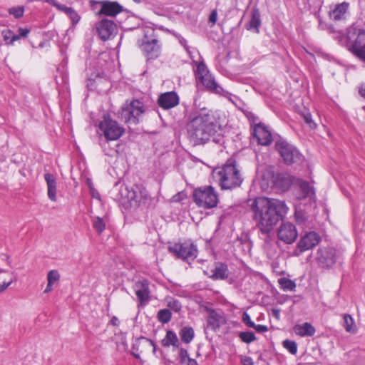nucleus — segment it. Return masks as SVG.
Instances as JSON below:
<instances>
[{
  "instance_id": "e2e57ef3",
  "label": "nucleus",
  "mask_w": 365,
  "mask_h": 365,
  "mask_svg": "<svg viewBox=\"0 0 365 365\" xmlns=\"http://www.w3.org/2000/svg\"><path fill=\"white\" fill-rule=\"evenodd\" d=\"M46 1L55 7H56L58 4L56 0H46Z\"/></svg>"
},
{
  "instance_id": "a19ab883",
  "label": "nucleus",
  "mask_w": 365,
  "mask_h": 365,
  "mask_svg": "<svg viewBox=\"0 0 365 365\" xmlns=\"http://www.w3.org/2000/svg\"><path fill=\"white\" fill-rule=\"evenodd\" d=\"M344 328L348 332H351L354 331V319L349 314H344Z\"/></svg>"
},
{
  "instance_id": "09e8293b",
  "label": "nucleus",
  "mask_w": 365,
  "mask_h": 365,
  "mask_svg": "<svg viewBox=\"0 0 365 365\" xmlns=\"http://www.w3.org/2000/svg\"><path fill=\"white\" fill-rule=\"evenodd\" d=\"M242 322L249 327H255V324L251 320L250 315L247 312L242 314Z\"/></svg>"
},
{
  "instance_id": "6e6d98bb",
  "label": "nucleus",
  "mask_w": 365,
  "mask_h": 365,
  "mask_svg": "<svg viewBox=\"0 0 365 365\" xmlns=\"http://www.w3.org/2000/svg\"><path fill=\"white\" fill-rule=\"evenodd\" d=\"M247 117L249 118V120L252 122L253 125V126L257 123V118L252 113H250L249 112L247 114Z\"/></svg>"
},
{
  "instance_id": "bb28decb",
  "label": "nucleus",
  "mask_w": 365,
  "mask_h": 365,
  "mask_svg": "<svg viewBox=\"0 0 365 365\" xmlns=\"http://www.w3.org/2000/svg\"><path fill=\"white\" fill-rule=\"evenodd\" d=\"M211 277L214 279H225L228 277V269L225 264H217L213 270Z\"/></svg>"
},
{
  "instance_id": "69168bd1",
  "label": "nucleus",
  "mask_w": 365,
  "mask_h": 365,
  "mask_svg": "<svg viewBox=\"0 0 365 365\" xmlns=\"http://www.w3.org/2000/svg\"><path fill=\"white\" fill-rule=\"evenodd\" d=\"M360 93L361 94L362 96H364L365 98V87L364 88H362L361 90H360Z\"/></svg>"
},
{
  "instance_id": "ddd939ff",
  "label": "nucleus",
  "mask_w": 365,
  "mask_h": 365,
  "mask_svg": "<svg viewBox=\"0 0 365 365\" xmlns=\"http://www.w3.org/2000/svg\"><path fill=\"white\" fill-rule=\"evenodd\" d=\"M150 348H153V353L155 354L156 345L155 343L146 337L140 336L136 339L133 344L132 354L135 358L139 359L140 354L149 351Z\"/></svg>"
},
{
  "instance_id": "bf43d9fd",
  "label": "nucleus",
  "mask_w": 365,
  "mask_h": 365,
  "mask_svg": "<svg viewBox=\"0 0 365 365\" xmlns=\"http://www.w3.org/2000/svg\"><path fill=\"white\" fill-rule=\"evenodd\" d=\"M110 323L113 325V326H118L119 324H120V322H119V319L116 317H113L111 320H110Z\"/></svg>"
},
{
  "instance_id": "4c0bfd02",
  "label": "nucleus",
  "mask_w": 365,
  "mask_h": 365,
  "mask_svg": "<svg viewBox=\"0 0 365 365\" xmlns=\"http://www.w3.org/2000/svg\"><path fill=\"white\" fill-rule=\"evenodd\" d=\"M8 12L10 15L13 16L16 19H19L23 16L24 13V6H12L8 9Z\"/></svg>"
},
{
  "instance_id": "338daca9",
  "label": "nucleus",
  "mask_w": 365,
  "mask_h": 365,
  "mask_svg": "<svg viewBox=\"0 0 365 365\" xmlns=\"http://www.w3.org/2000/svg\"><path fill=\"white\" fill-rule=\"evenodd\" d=\"M136 3H140V0H133Z\"/></svg>"
},
{
  "instance_id": "8fccbe9b",
  "label": "nucleus",
  "mask_w": 365,
  "mask_h": 365,
  "mask_svg": "<svg viewBox=\"0 0 365 365\" xmlns=\"http://www.w3.org/2000/svg\"><path fill=\"white\" fill-rule=\"evenodd\" d=\"M15 280V277L11 278L8 282H4L2 284H0V293L4 292Z\"/></svg>"
},
{
  "instance_id": "39448f33",
  "label": "nucleus",
  "mask_w": 365,
  "mask_h": 365,
  "mask_svg": "<svg viewBox=\"0 0 365 365\" xmlns=\"http://www.w3.org/2000/svg\"><path fill=\"white\" fill-rule=\"evenodd\" d=\"M145 111L143 102L138 99L126 101L121 108L120 115L125 123L130 125L138 124Z\"/></svg>"
},
{
  "instance_id": "5701e85b",
  "label": "nucleus",
  "mask_w": 365,
  "mask_h": 365,
  "mask_svg": "<svg viewBox=\"0 0 365 365\" xmlns=\"http://www.w3.org/2000/svg\"><path fill=\"white\" fill-rule=\"evenodd\" d=\"M295 333L301 336H312L315 334V328L308 322L302 324H297L294 327Z\"/></svg>"
},
{
  "instance_id": "c9c22d12",
  "label": "nucleus",
  "mask_w": 365,
  "mask_h": 365,
  "mask_svg": "<svg viewBox=\"0 0 365 365\" xmlns=\"http://www.w3.org/2000/svg\"><path fill=\"white\" fill-rule=\"evenodd\" d=\"M299 189L302 195V197L305 198L311 195L314 194L313 188L309 182L306 181H302L299 184Z\"/></svg>"
},
{
  "instance_id": "f704fd0d",
  "label": "nucleus",
  "mask_w": 365,
  "mask_h": 365,
  "mask_svg": "<svg viewBox=\"0 0 365 365\" xmlns=\"http://www.w3.org/2000/svg\"><path fill=\"white\" fill-rule=\"evenodd\" d=\"M295 221L299 225L307 226V213L302 210H297L294 213Z\"/></svg>"
},
{
  "instance_id": "052dcab7",
  "label": "nucleus",
  "mask_w": 365,
  "mask_h": 365,
  "mask_svg": "<svg viewBox=\"0 0 365 365\" xmlns=\"http://www.w3.org/2000/svg\"><path fill=\"white\" fill-rule=\"evenodd\" d=\"M52 286H53V284H50V283H47V286L44 290V292L45 293H48L52 291L53 288H52Z\"/></svg>"
},
{
  "instance_id": "680f3d73",
  "label": "nucleus",
  "mask_w": 365,
  "mask_h": 365,
  "mask_svg": "<svg viewBox=\"0 0 365 365\" xmlns=\"http://www.w3.org/2000/svg\"><path fill=\"white\" fill-rule=\"evenodd\" d=\"M244 365H253V362L251 358H247L244 360Z\"/></svg>"
},
{
  "instance_id": "c03bdc74",
  "label": "nucleus",
  "mask_w": 365,
  "mask_h": 365,
  "mask_svg": "<svg viewBox=\"0 0 365 365\" xmlns=\"http://www.w3.org/2000/svg\"><path fill=\"white\" fill-rule=\"evenodd\" d=\"M60 279V274L56 269H52L48 272L47 274V281L50 284L58 282Z\"/></svg>"
},
{
  "instance_id": "2eb2a0df",
  "label": "nucleus",
  "mask_w": 365,
  "mask_h": 365,
  "mask_svg": "<svg viewBox=\"0 0 365 365\" xmlns=\"http://www.w3.org/2000/svg\"><path fill=\"white\" fill-rule=\"evenodd\" d=\"M329 15L330 19L335 22L346 21L350 16L349 3L344 1L336 4L334 9L329 11Z\"/></svg>"
},
{
  "instance_id": "aec40b11",
  "label": "nucleus",
  "mask_w": 365,
  "mask_h": 365,
  "mask_svg": "<svg viewBox=\"0 0 365 365\" xmlns=\"http://www.w3.org/2000/svg\"><path fill=\"white\" fill-rule=\"evenodd\" d=\"M141 48L148 58H157L160 54V46L157 39L143 42Z\"/></svg>"
},
{
  "instance_id": "423d86ee",
  "label": "nucleus",
  "mask_w": 365,
  "mask_h": 365,
  "mask_svg": "<svg viewBox=\"0 0 365 365\" xmlns=\"http://www.w3.org/2000/svg\"><path fill=\"white\" fill-rule=\"evenodd\" d=\"M193 201L203 209L215 207L218 203V195L212 186L197 187L192 192Z\"/></svg>"
},
{
  "instance_id": "9d476101",
  "label": "nucleus",
  "mask_w": 365,
  "mask_h": 365,
  "mask_svg": "<svg viewBox=\"0 0 365 365\" xmlns=\"http://www.w3.org/2000/svg\"><path fill=\"white\" fill-rule=\"evenodd\" d=\"M170 252L176 257L189 262L194 260L197 255V249L192 243H175L168 247Z\"/></svg>"
},
{
  "instance_id": "f8f14e48",
  "label": "nucleus",
  "mask_w": 365,
  "mask_h": 365,
  "mask_svg": "<svg viewBox=\"0 0 365 365\" xmlns=\"http://www.w3.org/2000/svg\"><path fill=\"white\" fill-rule=\"evenodd\" d=\"M298 232L295 226L289 222H283L277 230V237L285 244H292L297 238Z\"/></svg>"
},
{
  "instance_id": "0e129e2a",
  "label": "nucleus",
  "mask_w": 365,
  "mask_h": 365,
  "mask_svg": "<svg viewBox=\"0 0 365 365\" xmlns=\"http://www.w3.org/2000/svg\"><path fill=\"white\" fill-rule=\"evenodd\" d=\"M273 316H274L277 319L279 317V310L278 309H272Z\"/></svg>"
},
{
  "instance_id": "de8ad7c7",
  "label": "nucleus",
  "mask_w": 365,
  "mask_h": 365,
  "mask_svg": "<svg viewBox=\"0 0 365 365\" xmlns=\"http://www.w3.org/2000/svg\"><path fill=\"white\" fill-rule=\"evenodd\" d=\"M67 15L71 19L73 24H76L81 19L78 14L73 8L68 11Z\"/></svg>"
},
{
  "instance_id": "864d4df0",
  "label": "nucleus",
  "mask_w": 365,
  "mask_h": 365,
  "mask_svg": "<svg viewBox=\"0 0 365 365\" xmlns=\"http://www.w3.org/2000/svg\"><path fill=\"white\" fill-rule=\"evenodd\" d=\"M56 8L59 11H63V12L66 13V14L72 9L71 7H68L63 4H58V5L56 6Z\"/></svg>"
},
{
  "instance_id": "a18cd8bd",
  "label": "nucleus",
  "mask_w": 365,
  "mask_h": 365,
  "mask_svg": "<svg viewBox=\"0 0 365 365\" xmlns=\"http://www.w3.org/2000/svg\"><path fill=\"white\" fill-rule=\"evenodd\" d=\"M208 75V71L206 66L203 63H200L197 66V76L199 79L202 78V76Z\"/></svg>"
},
{
  "instance_id": "79ce46f5",
  "label": "nucleus",
  "mask_w": 365,
  "mask_h": 365,
  "mask_svg": "<svg viewBox=\"0 0 365 365\" xmlns=\"http://www.w3.org/2000/svg\"><path fill=\"white\" fill-rule=\"evenodd\" d=\"M283 346L292 354H295L297 351V343L294 341L286 339L283 341Z\"/></svg>"
},
{
  "instance_id": "c756f323",
  "label": "nucleus",
  "mask_w": 365,
  "mask_h": 365,
  "mask_svg": "<svg viewBox=\"0 0 365 365\" xmlns=\"http://www.w3.org/2000/svg\"><path fill=\"white\" fill-rule=\"evenodd\" d=\"M179 335L184 343L189 344L194 338V330L192 327H185L180 329Z\"/></svg>"
},
{
  "instance_id": "4d7b16f0",
  "label": "nucleus",
  "mask_w": 365,
  "mask_h": 365,
  "mask_svg": "<svg viewBox=\"0 0 365 365\" xmlns=\"http://www.w3.org/2000/svg\"><path fill=\"white\" fill-rule=\"evenodd\" d=\"M341 36H345L341 32H338L336 34V36H335V38L339 41V43L346 47V42L345 40L340 41L341 39Z\"/></svg>"
},
{
  "instance_id": "ea45409f",
  "label": "nucleus",
  "mask_w": 365,
  "mask_h": 365,
  "mask_svg": "<svg viewBox=\"0 0 365 365\" xmlns=\"http://www.w3.org/2000/svg\"><path fill=\"white\" fill-rule=\"evenodd\" d=\"M158 317L160 322L163 324L168 323L171 319V312L166 309H160L158 312Z\"/></svg>"
},
{
  "instance_id": "774afa93",
  "label": "nucleus",
  "mask_w": 365,
  "mask_h": 365,
  "mask_svg": "<svg viewBox=\"0 0 365 365\" xmlns=\"http://www.w3.org/2000/svg\"><path fill=\"white\" fill-rule=\"evenodd\" d=\"M364 108L365 109V106L364 107Z\"/></svg>"
},
{
  "instance_id": "603ef678",
  "label": "nucleus",
  "mask_w": 365,
  "mask_h": 365,
  "mask_svg": "<svg viewBox=\"0 0 365 365\" xmlns=\"http://www.w3.org/2000/svg\"><path fill=\"white\" fill-rule=\"evenodd\" d=\"M217 10H213L210 14L209 16V21L212 23V24H215L217 21Z\"/></svg>"
},
{
  "instance_id": "58836bf2",
  "label": "nucleus",
  "mask_w": 365,
  "mask_h": 365,
  "mask_svg": "<svg viewBox=\"0 0 365 365\" xmlns=\"http://www.w3.org/2000/svg\"><path fill=\"white\" fill-rule=\"evenodd\" d=\"M239 337L243 342L247 344H250L256 339L255 334L252 331L240 332Z\"/></svg>"
},
{
  "instance_id": "72a5a7b5",
  "label": "nucleus",
  "mask_w": 365,
  "mask_h": 365,
  "mask_svg": "<svg viewBox=\"0 0 365 365\" xmlns=\"http://www.w3.org/2000/svg\"><path fill=\"white\" fill-rule=\"evenodd\" d=\"M200 81H201L202 83L205 86H206L207 88L218 92L217 84L209 74L205 76H202V78H200Z\"/></svg>"
},
{
  "instance_id": "1a4fd4ad",
  "label": "nucleus",
  "mask_w": 365,
  "mask_h": 365,
  "mask_svg": "<svg viewBox=\"0 0 365 365\" xmlns=\"http://www.w3.org/2000/svg\"><path fill=\"white\" fill-rule=\"evenodd\" d=\"M275 148L287 165H292L300 160L301 154L299 150L284 140L279 139L276 141Z\"/></svg>"
},
{
  "instance_id": "c85d7f7f",
  "label": "nucleus",
  "mask_w": 365,
  "mask_h": 365,
  "mask_svg": "<svg viewBox=\"0 0 365 365\" xmlns=\"http://www.w3.org/2000/svg\"><path fill=\"white\" fill-rule=\"evenodd\" d=\"M179 361L182 365H197L196 360L190 358L187 351L183 348L180 349Z\"/></svg>"
},
{
  "instance_id": "7ed1b4c3",
  "label": "nucleus",
  "mask_w": 365,
  "mask_h": 365,
  "mask_svg": "<svg viewBox=\"0 0 365 365\" xmlns=\"http://www.w3.org/2000/svg\"><path fill=\"white\" fill-rule=\"evenodd\" d=\"M215 173L218 177L222 189L224 190L239 187L243 180L236 161L232 158L229 159L223 167Z\"/></svg>"
},
{
  "instance_id": "dca6fc26",
  "label": "nucleus",
  "mask_w": 365,
  "mask_h": 365,
  "mask_svg": "<svg viewBox=\"0 0 365 365\" xmlns=\"http://www.w3.org/2000/svg\"><path fill=\"white\" fill-rule=\"evenodd\" d=\"M96 29L100 38L106 41L115 33L117 27L113 21L103 19L96 25Z\"/></svg>"
},
{
  "instance_id": "f03ea898",
  "label": "nucleus",
  "mask_w": 365,
  "mask_h": 365,
  "mask_svg": "<svg viewBox=\"0 0 365 365\" xmlns=\"http://www.w3.org/2000/svg\"><path fill=\"white\" fill-rule=\"evenodd\" d=\"M253 220L263 234H269L279 220H282L289 208L284 201L267 197H257L251 204Z\"/></svg>"
},
{
  "instance_id": "7c9ffc66",
  "label": "nucleus",
  "mask_w": 365,
  "mask_h": 365,
  "mask_svg": "<svg viewBox=\"0 0 365 365\" xmlns=\"http://www.w3.org/2000/svg\"><path fill=\"white\" fill-rule=\"evenodd\" d=\"M136 195L133 199L132 205L138 206L144 203L148 197L147 192L145 190H141L140 187L136 186Z\"/></svg>"
},
{
  "instance_id": "2f4dec72",
  "label": "nucleus",
  "mask_w": 365,
  "mask_h": 365,
  "mask_svg": "<svg viewBox=\"0 0 365 365\" xmlns=\"http://www.w3.org/2000/svg\"><path fill=\"white\" fill-rule=\"evenodd\" d=\"M1 35L3 36L4 41L6 44H13L14 41L19 39V36L15 34L10 29H5L1 31Z\"/></svg>"
},
{
  "instance_id": "b1692460",
  "label": "nucleus",
  "mask_w": 365,
  "mask_h": 365,
  "mask_svg": "<svg viewBox=\"0 0 365 365\" xmlns=\"http://www.w3.org/2000/svg\"><path fill=\"white\" fill-rule=\"evenodd\" d=\"M274 185L279 187L282 190L284 191L289 189L292 185L291 177L284 173L277 175L274 180Z\"/></svg>"
},
{
  "instance_id": "9b49d317",
  "label": "nucleus",
  "mask_w": 365,
  "mask_h": 365,
  "mask_svg": "<svg viewBox=\"0 0 365 365\" xmlns=\"http://www.w3.org/2000/svg\"><path fill=\"white\" fill-rule=\"evenodd\" d=\"M321 241V237L315 232H309L302 236L297 242V247L294 251L295 256H299L305 251L312 250Z\"/></svg>"
},
{
  "instance_id": "4468645a",
  "label": "nucleus",
  "mask_w": 365,
  "mask_h": 365,
  "mask_svg": "<svg viewBox=\"0 0 365 365\" xmlns=\"http://www.w3.org/2000/svg\"><path fill=\"white\" fill-rule=\"evenodd\" d=\"M253 135L257 138L259 145H269L272 142L271 132L267 127L262 123H256L254 125Z\"/></svg>"
},
{
  "instance_id": "37998d69",
  "label": "nucleus",
  "mask_w": 365,
  "mask_h": 365,
  "mask_svg": "<svg viewBox=\"0 0 365 365\" xmlns=\"http://www.w3.org/2000/svg\"><path fill=\"white\" fill-rule=\"evenodd\" d=\"M302 116L305 123L311 128L314 129L317 127V124L312 120V115L309 111H306L302 114Z\"/></svg>"
},
{
  "instance_id": "a211bd4d",
  "label": "nucleus",
  "mask_w": 365,
  "mask_h": 365,
  "mask_svg": "<svg viewBox=\"0 0 365 365\" xmlns=\"http://www.w3.org/2000/svg\"><path fill=\"white\" fill-rule=\"evenodd\" d=\"M101 8L98 11L99 15L115 16L123 11V6L116 1H104L101 2Z\"/></svg>"
},
{
  "instance_id": "3c124183",
  "label": "nucleus",
  "mask_w": 365,
  "mask_h": 365,
  "mask_svg": "<svg viewBox=\"0 0 365 365\" xmlns=\"http://www.w3.org/2000/svg\"><path fill=\"white\" fill-rule=\"evenodd\" d=\"M19 34H16L17 36H19V38L21 37L26 38L27 37L29 33L30 32V30L26 28H19L18 29Z\"/></svg>"
},
{
  "instance_id": "e433bc0d",
  "label": "nucleus",
  "mask_w": 365,
  "mask_h": 365,
  "mask_svg": "<svg viewBox=\"0 0 365 365\" xmlns=\"http://www.w3.org/2000/svg\"><path fill=\"white\" fill-rule=\"evenodd\" d=\"M93 227L98 234H101L106 227L103 220L99 217H93L92 220Z\"/></svg>"
},
{
  "instance_id": "412c9836",
  "label": "nucleus",
  "mask_w": 365,
  "mask_h": 365,
  "mask_svg": "<svg viewBox=\"0 0 365 365\" xmlns=\"http://www.w3.org/2000/svg\"><path fill=\"white\" fill-rule=\"evenodd\" d=\"M135 294L141 303L149 299V287L147 280L137 282L134 285Z\"/></svg>"
},
{
  "instance_id": "f257e3e1",
  "label": "nucleus",
  "mask_w": 365,
  "mask_h": 365,
  "mask_svg": "<svg viewBox=\"0 0 365 365\" xmlns=\"http://www.w3.org/2000/svg\"><path fill=\"white\" fill-rule=\"evenodd\" d=\"M220 125L211 110L202 108L187 124L189 140L193 145L212 141L216 144L224 143V136L218 133Z\"/></svg>"
},
{
  "instance_id": "473e14b6",
  "label": "nucleus",
  "mask_w": 365,
  "mask_h": 365,
  "mask_svg": "<svg viewBox=\"0 0 365 365\" xmlns=\"http://www.w3.org/2000/svg\"><path fill=\"white\" fill-rule=\"evenodd\" d=\"M278 282L284 291H294L296 287L295 282L286 277L279 279Z\"/></svg>"
},
{
  "instance_id": "cd10ccee",
  "label": "nucleus",
  "mask_w": 365,
  "mask_h": 365,
  "mask_svg": "<svg viewBox=\"0 0 365 365\" xmlns=\"http://www.w3.org/2000/svg\"><path fill=\"white\" fill-rule=\"evenodd\" d=\"M135 192L136 187L129 190L127 186L121 185L119 190L121 198L127 200L131 205L133 204V199L136 195Z\"/></svg>"
},
{
  "instance_id": "0eeeda50",
  "label": "nucleus",
  "mask_w": 365,
  "mask_h": 365,
  "mask_svg": "<svg viewBox=\"0 0 365 365\" xmlns=\"http://www.w3.org/2000/svg\"><path fill=\"white\" fill-rule=\"evenodd\" d=\"M316 260L319 267L329 269L341 263V255L334 247H323L317 250Z\"/></svg>"
},
{
  "instance_id": "13d9d810",
  "label": "nucleus",
  "mask_w": 365,
  "mask_h": 365,
  "mask_svg": "<svg viewBox=\"0 0 365 365\" xmlns=\"http://www.w3.org/2000/svg\"><path fill=\"white\" fill-rule=\"evenodd\" d=\"M180 43L186 49L187 52L190 54V56L192 57L189 46L187 45V41L184 38H182L180 40Z\"/></svg>"
},
{
  "instance_id": "6ab92c4d",
  "label": "nucleus",
  "mask_w": 365,
  "mask_h": 365,
  "mask_svg": "<svg viewBox=\"0 0 365 365\" xmlns=\"http://www.w3.org/2000/svg\"><path fill=\"white\" fill-rule=\"evenodd\" d=\"M225 324H226V319L222 313L212 309L209 312L207 319V327L208 329L216 331Z\"/></svg>"
},
{
  "instance_id": "20e7f679",
  "label": "nucleus",
  "mask_w": 365,
  "mask_h": 365,
  "mask_svg": "<svg viewBox=\"0 0 365 365\" xmlns=\"http://www.w3.org/2000/svg\"><path fill=\"white\" fill-rule=\"evenodd\" d=\"M345 40L346 48L359 58L365 61V30L354 26L349 28L346 36H342L340 41Z\"/></svg>"
},
{
  "instance_id": "4be33fe9",
  "label": "nucleus",
  "mask_w": 365,
  "mask_h": 365,
  "mask_svg": "<svg viewBox=\"0 0 365 365\" xmlns=\"http://www.w3.org/2000/svg\"><path fill=\"white\" fill-rule=\"evenodd\" d=\"M44 179L48 188V198L55 202L56 200V180L53 175L47 173L44 174Z\"/></svg>"
},
{
  "instance_id": "393cba45",
  "label": "nucleus",
  "mask_w": 365,
  "mask_h": 365,
  "mask_svg": "<svg viewBox=\"0 0 365 365\" xmlns=\"http://www.w3.org/2000/svg\"><path fill=\"white\" fill-rule=\"evenodd\" d=\"M161 344L165 347L173 346L178 348L180 343L176 334L172 330H168L165 338L161 341Z\"/></svg>"
},
{
  "instance_id": "a878e982",
  "label": "nucleus",
  "mask_w": 365,
  "mask_h": 365,
  "mask_svg": "<svg viewBox=\"0 0 365 365\" xmlns=\"http://www.w3.org/2000/svg\"><path fill=\"white\" fill-rule=\"evenodd\" d=\"M261 24L260 12L257 8L253 9L252 11L251 19L246 26L247 29H255L257 33L259 32V27Z\"/></svg>"
},
{
  "instance_id": "f3484780",
  "label": "nucleus",
  "mask_w": 365,
  "mask_h": 365,
  "mask_svg": "<svg viewBox=\"0 0 365 365\" xmlns=\"http://www.w3.org/2000/svg\"><path fill=\"white\" fill-rule=\"evenodd\" d=\"M158 105L163 109L172 108L179 103V97L174 91L162 93L158 100Z\"/></svg>"
},
{
  "instance_id": "49530a36",
  "label": "nucleus",
  "mask_w": 365,
  "mask_h": 365,
  "mask_svg": "<svg viewBox=\"0 0 365 365\" xmlns=\"http://www.w3.org/2000/svg\"><path fill=\"white\" fill-rule=\"evenodd\" d=\"M168 306L176 312H179L182 308V306H181V304L180 303V302L178 300L174 299H170L168 302Z\"/></svg>"
},
{
  "instance_id": "5fc2aeb1",
  "label": "nucleus",
  "mask_w": 365,
  "mask_h": 365,
  "mask_svg": "<svg viewBox=\"0 0 365 365\" xmlns=\"http://www.w3.org/2000/svg\"><path fill=\"white\" fill-rule=\"evenodd\" d=\"M255 329L257 332L262 333L265 332L268 330V328L267 326L261 325V324H255V327H252Z\"/></svg>"
},
{
  "instance_id": "6e6552de",
  "label": "nucleus",
  "mask_w": 365,
  "mask_h": 365,
  "mask_svg": "<svg viewBox=\"0 0 365 365\" xmlns=\"http://www.w3.org/2000/svg\"><path fill=\"white\" fill-rule=\"evenodd\" d=\"M99 129L108 141L116 140L125 133V129L116 120L106 115L100 122Z\"/></svg>"
}]
</instances>
